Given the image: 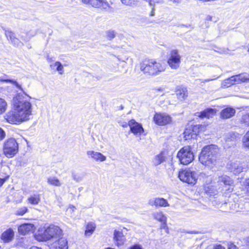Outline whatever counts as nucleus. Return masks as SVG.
<instances>
[{"label":"nucleus","instance_id":"f257e3e1","mask_svg":"<svg viewBox=\"0 0 249 249\" xmlns=\"http://www.w3.org/2000/svg\"><path fill=\"white\" fill-rule=\"evenodd\" d=\"M30 97H25L20 93L13 98L14 108L24 122L29 120L32 115V105L30 101Z\"/></svg>","mask_w":249,"mask_h":249},{"label":"nucleus","instance_id":"f03ea898","mask_svg":"<svg viewBox=\"0 0 249 249\" xmlns=\"http://www.w3.org/2000/svg\"><path fill=\"white\" fill-rule=\"evenodd\" d=\"M218 148L215 145H209L203 147L199 157V161L205 166L213 168L217 163Z\"/></svg>","mask_w":249,"mask_h":249},{"label":"nucleus","instance_id":"7ed1b4c3","mask_svg":"<svg viewBox=\"0 0 249 249\" xmlns=\"http://www.w3.org/2000/svg\"><path fill=\"white\" fill-rule=\"evenodd\" d=\"M140 70L148 75H157L164 71L165 66L154 59H145L140 64Z\"/></svg>","mask_w":249,"mask_h":249},{"label":"nucleus","instance_id":"20e7f679","mask_svg":"<svg viewBox=\"0 0 249 249\" xmlns=\"http://www.w3.org/2000/svg\"><path fill=\"white\" fill-rule=\"evenodd\" d=\"M62 234L61 230L53 225H50L43 231L37 235V239L47 241L49 240H56Z\"/></svg>","mask_w":249,"mask_h":249},{"label":"nucleus","instance_id":"39448f33","mask_svg":"<svg viewBox=\"0 0 249 249\" xmlns=\"http://www.w3.org/2000/svg\"><path fill=\"white\" fill-rule=\"evenodd\" d=\"M18 151V144L14 138L5 141L3 145V151L5 156L8 158L13 157Z\"/></svg>","mask_w":249,"mask_h":249},{"label":"nucleus","instance_id":"423d86ee","mask_svg":"<svg viewBox=\"0 0 249 249\" xmlns=\"http://www.w3.org/2000/svg\"><path fill=\"white\" fill-rule=\"evenodd\" d=\"M177 157L181 164L187 165L194 160V155L190 146H185L178 152Z\"/></svg>","mask_w":249,"mask_h":249},{"label":"nucleus","instance_id":"0eeeda50","mask_svg":"<svg viewBox=\"0 0 249 249\" xmlns=\"http://www.w3.org/2000/svg\"><path fill=\"white\" fill-rule=\"evenodd\" d=\"M196 173L190 169L182 170L178 174V177L181 181L191 184L196 183Z\"/></svg>","mask_w":249,"mask_h":249},{"label":"nucleus","instance_id":"6e6552de","mask_svg":"<svg viewBox=\"0 0 249 249\" xmlns=\"http://www.w3.org/2000/svg\"><path fill=\"white\" fill-rule=\"evenodd\" d=\"M181 56L178 50L171 51L169 53L167 63L170 68L174 70L178 69L180 64Z\"/></svg>","mask_w":249,"mask_h":249},{"label":"nucleus","instance_id":"1a4fd4ad","mask_svg":"<svg viewBox=\"0 0 249 249\" xmlns=\"http://www.w3.org/2000/svg\"><path fill=\"white\" fill-rule=\"evenodd\" d=\"M4 118L7 122L11 124H19L24 122L14 107L13 110L5 114Z\"/></svg>","mask_w":249,"mask_h":249},{"label":"nucleus","instance_id":"9d476101","mask_svg":"<svg viewBox=\"0 0 249 249\" xmlns=\"http://www.w3.org/2000/svg\"><path fill=\"white\" fill-rule=\"evenodd\" d=\"M155 123L159 125H164L171 122V118L165 113H156L153 118Z\"/></svg>","mask_w":249,"mask_h":249},{"label":"nucleus","instance_id":"9b49d317","mask_svg":"<svg viewBox=\"0 0 249 249\" xmlns=\"http://www.w3.org/2000/svg\"><path fill=\"white\" fill-rule=\"evenodd\" d=\"M199 132V125H190L187 127L183 133L184 138L185 140L191 139H196L197 134Z\"/></svg>","mask_w":249,"mask_h":249},{"label":"nucleus","instance_id":"f8f14e48","mask_svg":"<svg viewBox=\"0 0 249 249\" xmlns=\"http://www.w3.org/2000/svg\"><path fill=\"white\" fill-rule=\"evenodd\" d=\"M148 204L156 207H166L169 206L167 200L162 197H154L150 199Z\"/></svg>","mask_w":249,"mask_h":249},{"label":"nucleus","instance_id":"ddd939ff","mask_svg":"<svg viewBox=\"0 0 249 249\" xmlns=\"http://www.w3.org/2000/svg\"><path fill=\"white\" fill-rule=\"evenodd\" d=\"M130 131L135 135H140L144 132V129L140 124L136 122L134 120H131L128 122Z\"/></svg>","mask_w":249,"mask_h":249},{"label":"nucleus","instance_id":"4468645a","mask_svg":"<svg viewBox=\"0 0 249 249\" xmlns=\"http://www.w3.org/2000/svg\"><path fill=\"white\" fill-rule=\"evenodd\" d=\"M88 3H89L94 8L105 10L109 8V4L106 0H88Z\"/></svg>","mask_w":249,"mask_h":249},{"label":"nucleus","instance_id":"2eb2a0df","mask_svg":"<svg viewBox=\"0 0 249 249\" xmlns=\"http://www.w3.org/2000/svg\"><path fill=\"white\" fill-rule=\"evenodd\" d=\"M89 157L97 162H103L107 160V157L101 153L93 150H89L87 152Z\"/></svg>","mask_w":249,"mask_h":249},{"label":"nucleus","instance_id":"dca6fc26","mask_svg":"<svg viewBox=\"0 0 249 249\" xmlns=\"http://www.w3.org/2000/svg\"><path fill=\"white\" fill-rule=\"evenodd\" d=\"M218 182L220 183H223L226 186H228L227 190L230 192L233 190V181L229 176L225 175L219 176Z\"/></svg>","mask_w":249,"mask_h":249},{"label":"nucleus","instance_id":"f3484780","mask_svg":"<svg viewBox=\"0 0 249 249\" xmlns=\"http://www.w3.org/2000/svg\"><path fill=\"white\" fill-rule=\"evenodd\" d=\"M229 170L234 174H237L243 171V167L239 162H231L228 164Z\"/></svg>","mask_w":249,"mask_h":249},{"label":"nucleus","instance_id":"a211bd4d","mask_svg":"<svg viewBox=\"0 0 249 249\" xmlns=\"http://www.w3.org/2000/svg\"><path fill=\"white\" fill-rule=\"evenodd\" d=\"M215 109L213 108H207L202 112L196 113V115L201 118H207L209 119L213 117V116L215 115Z\"/></svg>","mask_w":249,"mask_h":249},{"label":"nucleus","instance_id":"6ab92c4d","mask_svg":"<svg viewBox=\"0 0 249 249\" xmlns=\"http://www.w3.org/2000/svg\"><path fill=\"white\" fill-rule=\"evenodd\" d=\"M34 229V225L30 223L23 224L18 227V232L23 235L26 234L30 231H33Z\"/></svg>","mask_w":249,"mask_h":249},{"label":"nucleus","instance_id":"aec40b11","mask_svg":"<svg viewBox=\"0 0 249 249\" xmlns=\"http://www.w3.org/2000/svg\"><path fill=\"white\" fill-rule=\"evenodd\" d=\"M235 110L232 107H227L223 109L220 113V115L223 119H229L235 114Z\"/></svg>","mask_w":249,"mask_h":249},{"label":"nucleus","instance_id":"412c9836","mask_svg":"<svg viewBox=\"0 0 249 249\" xmlns=\"http://www.w3.org/2000/svg\"><path fill=\"white\" fill-rule=\"evenodd\" d=\"M14 232L13 230L10 228L4 231L1 234V239L5 242L11 241L14 238Z\"/></svg>","mask_w":249,"mask_h":249},{"label":"nucleus","instance_id":"4be33fe9","mask_svg":"<svg viewBox=\"0 0 249 249\" xmlns=\"http://www.w3.org/2000/svg\"><path fill=\"white\" fill-rule=\"evenodd\" d=\"M114 240L116 242L117 246L123 244L124 241L123 233L119 231L115 230L114 232Z\"/></svg>","mask_w":249,"mask_h":249},{"label":"nucleus","instance_id":"5701e85b","mask_svg":"<svg viewBox=\"0 0 249 249\" xmlns=\"http://www.w3.org/2000/svg\"><path fill=\"white\" fill-rule=\"evenodd\" d=\"M8 76L6 74H3L0 76V82H4L6 83H10L15 85L16 87L19 89L21 91H23V89L21 86L19 85L17 81L13 80H10L7 78Z\"/></svg>","mask_w":249,"mask_h":249},{"label":"nucleus","instance_id":"b1692460","mask_svg":"<svg viewBox=\"0 0 249 249\" xmlns=\"http://www.w3.org/2000/svg\"><path fill=\"white\" fill-rule=\"evenodd\" d=\"M47 182L49 184L56 187H60L62 183L60 180L56 177L51 176L47 178Z\"/></svg>","mask_w":249,"mask_h":249},{"label":"nucleus","instance_id":"393cba45","mask_svg":"<svg viewBox=\"0 0 249 249\" xmlns=\"http://www.w3.org/2000/svg\"><path fill=\"white\" fill-rule=\"evenodd\" d=\"M96 228L94 223L89 222L87 224L85 230V235L87 236H90L94 232Z\"/></svg>","mask_w":249,"mask_h":249},{"label":"nucleus","instance_id":"a878e982","mask_svg":"<svg viewBox=\"0 0 249 249\" xmlns=\"http://www.w3.org/2000/svg\"><path fill=\"white\" fill-rule=\"evenodd\" d=\"M188 91L186 88L179 89L177 92V96L178 98L181 101L185 100L188 96Z\"/></svg>","mask_w":249,"mask_h":249},{"label":"nucleus","instance_id":"bb28decb","mask_svg":"<svg viewBox=\"0 0 249 249\" xmlns=\"http://www.w3.org/2000/svg\"><path fill=\"white\" fill-rule=\"evenodd\" d=\"M28 201L32 205H37L40 201V196L39 194H35L28 198Z\"/></svg>","mask_w":249,"mask_h":249},{"label":"nucleus","instance_id":"cd10ccee","mask_svg":"<svg viewBox=\"0 0 249 249\" xmlns=\"http://www.w3.org/2000/svg\"><path fill=\"white\" fill-rule=\"evenodd\" d=\"M165 160V158L162 153L155 156L153 162L155 165H158L163 162Z\"/></svg>","mask_w":249,"mask_h":249},{"label":"nucleus","instance_id":"c85d7f7f","mask_svg":"<svg viewBox=\"0 0 249 249\" xmlns=\"http://www.w3.org/2000/svg\"><path fill=\"white\" fill-rule=\"evenodd\" d=\"M50 67L52 69L56 68V70L58 71L60 74H62L64 72L63 66L60 62L57 61L54 63L51 64Z\"/></svg>","mask_w":249,"mask_h":249},{"label":"nucleus","instance_id":"c756f323","mask_svg":"<svg viewBox=\"0 0 249 249\" xmlns=\"http://www.w3.org/2000/svg\"><path fill=\"white\" fill-rule=\"evenodd\" d=\"M153 216L155 219L161 222L166 221V217L161 212H155L153 213Z\"/></svg>","mask_w":249,"mask_h":249},{"label":"nucleus","instance_id":"7c9ffc66","mask_svg":"<svg viewBox=\"0 0 249 249\" xmlns=\"http://www.w3.org/2000/svg\"><path fill=\"white\" fill-rule=\"evenodd\" d=\"M55 241H56L55 243L61 249H64V248H66V249H68V241L65 238H59L58 240L57 239Z\"/></svg>","mask_w":249,"mask_h":249},{"label":"nucleus","instance_id":"2f4dec72","mask_svg":"<svg viewBox=\"0 0 249 249\" xmlns=\"http://www.w3.org/2000/svg\"><path fill=\"white\" fill-rule=\"evenodd\" d=\"M231 77L227 78L223 80L221 83V87L223 88H226L230 87L233 85V81Z\"/></svg>","mask_w":249,"mask_h":249},{"label":"nucleus","instance_id":"473e14b6","mask_svg":"<svg viewBox=\"0 0 249 249\" xmlns=\"http://www.w3.org/2000/svg\"><path fill=\"white\" fill-rule=\"evenodd\" d=\"M7 108V104L6 101L0 98V115L5 112Z\"/></svg>","mask_w":249,"mask_h":249},{"label":"nucleus","instance_id":"72a5a7b5","mask_svg":"<svg viewBox=\"0 0 249 249\" xmlns=\"http://www.w3.org/2000/svg\"><path fill=\"white\" fill-rule=\"evenodd\" d=\"M240 83L249 82V74L247 73H242L237 75Z\"/></svg>","mask_w":249,"mask_h":249},{"label":"nucleus","instance_id":"f704fd0d","mask_svg":"<svg viewBox=\"0 0 249 249\" xmlns=\"http://www.w3.org/2000/svg\"><path fill=\"white\" fill-rule=\"evenodd\" d=\"M5 35L7 38L11 42L16 37L15 34L10 30H7L5 31Z\"/></svg>","mask_w":249,"mask_h":249},{"label":"nucleus","instance_id":"c9c22d12","mask_svg":"<svg viewBox=\"0 0 249 249\" xmlns=\"http://www.w3.org/2000/svg\"><path fill=\"white\" fill-rule=\"evenodd\" d=\"M106 37L109 40H112L116 36V32L114 30H109L106 32Z\"/></svg>","mask_w":249,"mask_h":249},{"label":"nucleus","instance_id":"e433bc0d","mask_svg":"<svg viewBox=\"0 0 249 249\" xmlns=\"http://www.w3.org/2000/svg\"><path fill=\"white\" fill-rule=\"evenodd\" d=\"M28 211V209L26 207H23L21 208H19L16 211L15 214L17 215H23Z\"/></svg>","mask_w":249,"mask_h":249},{"label":"nucleus","instance_id":"4c0bfd02","mask_svg":"<svg viewBox=\"0 0 249 249\" xmlns=\"http://www.w3.org/2000/svg\"><path fill=\"white\" fill-rule=\"evenodd\" d=\"M243 143L245 147L249 148V131L244 135L243 138Z\"/></svg>","mask_w":249,"mask_h":249},{"label":"nucleus","instance_id":"58836bf2","mask_svg":"<svg viewBox=\"0 0 249 249\" xmlns=\"http://www.w3.org/2000/svg\"><path fill=\"white\" fill-rule=\"evenodd\" d=\"M241 205L244 206V210H242V208L239 209V208H236L235 210L236 211H243V212H246L249 211V202H246L243 204H241Z\"/></svg>","mask_w":249,"mask_h":249},{"label":"nucleus","instance_id":"ea45409f","mask_svg":"<svg viewBox=\"0 0 249 249\" xmlns=\"http://www.w3.org/2000/svg\"><path fill=\"white\" fill-rule=\"evenodd\" d=\"M122 2L126 5L129 6L134 5L136 4L137 0H121Z\"/></svg>","mask_w":249,"mask_h":249},{"label":"nucleus","instance_id":"a19ab883","mask_svg":"<svg viewBox=\"0 0 249 249\" xmlns=\"http://www.w3.org/2000/svg\"><path fill=\"white\" fill-rule=\"evenodd\" d=\"M148 2L150 6L152 7H155L156 3H162L163 0H145Z\"/></svg>","mask_w":249,"mask_h":249},{"label":"nucleus","instance_id":"79ce46f5","mask_svg":"<svg viewBox=\"0 0 249 249\" xmlns=\"http://www.w3.org/2000/svg\"><path fill=\"white\" fill-rule=\"evenodd\" d=\"M241 121L246 125H249V114H246L243 115Z\"/></svg>","mask_w":249,"mask_h":249},{"label":"nucleus","instance_id":"37998d69","mask_svg":"<svg viewBox=\"0 0 249 249\" xmlns=\"http://www.w3.org/2000/svg\"><path fill=\"white\" fill-rule=\"evenodd\" d=\"M11 43L16 47H19L23 45V43L17 37H16Z\"/></svg>","mask_w":249,"mask_h":249},{"label":"nucleus","instance_id":"c03bdc74","mask_svg":"<svg viewBox=\"0 0 249 249\" xmlns=\"http://www.w3.org/2000/svg\"><path fill=\"white\" fill-rule=\"evenodd\" d=\"M160 229L164 230L165 232L167 233L169 232L168 228V227L167 226V224H166V221L161 222V224L160 225Z\"/></svg>","mask_w":249,"mask_h":249},{"label":"nucleus","instance_id":"a18cd8bd","mask_svg":"<svg viewBox=\"0 0 249 249\" xmlns=\"http://www.w3.org/2000/svg\"><path fill=\"white\" fill-rule=\"evenodd\" d=\"M231 77L232 79V80L233 81V85L240 84L239 80V78H238L237 75H233Z\"/></svg>","mask_w":249,"mask_h":249},{"label":"nucleus","instance_id":"49530a36","mask_svg":"<svg viewBox=\"0 0 249 249\" xmlns=\"http://www.w3.org/2000/svg\"><path fill=\"white\" fill-rule=\"evenodd\" d=\"M76 210V208L74 206L72 205H70L69 207L67 209V211L71 213H72Z\"/></svg>","mask_w":249,"mask_h":249},{"label":"nucleus","instance_id":"de8ad7c7","mask_svg":"<svg viewBox=\"0 0 249 249\" xmlns=\"http://www.w3.org/2000/svg\"><path fill=\"white\" fill-rule=\"evenodd\" d=\"M5 137V133L2 128L0 127V140H3Z\"/></svg>","mask_w":249,"mask_h":249},{"label":"nucleus","instance_id":"09e8293b","mask_svg":"<svg viewBox=\"0 0 249 249\" xmlns=\"http://www.w3.org/2000/svg\"><path fill=\"white\" fill-rule=\"evenodd\" d=\"M129 249H142V248L140 245L135 244L130 247Z\"/></svg>","mask_w":249,"mask_h":249},{"label":"nucleus","instance_id":"8fccbe9b","mask_svg":"<svg viewBox=\"0 0 249 249\" xmlns=\"http://www.w3.org/2000/svg\"><path fill=\"white\" fill-rule=\"evenodd\" d=\"M228 249H238V248L232 243H229L228 245Z\"/></svg>","mask_w":249,"mask_h":249},{"label":"nucleus","instance_id":"3c124183","mask_svg":"<svg viewBox=\"0 0 249 249\" xmlns=\"http://www.w3.org/2000/svg\"><path fill=\"white\" fill-rule=\"evenodd\" d=\"M246 189L248 193H249V178L246 180Z\"/></svg>","mask_w":249,"mask_h":249},{"label":"nucleus","instance_id":"603ef678","mask_svg":"<svg viewBox=\"0 0 249 249\" xmlns=\"http://www.w3.org/2000/svg\"><path fill=\"white\" fill-rule=\"evenodd\" d=\"M213 249H225L223 246L220 245H216Z\"/></svg>","mask_w":249,"mask_h":249},{"label":"nucleus","instance_id":"864d4df0","mask_svg":"<svg viewBox=\"0 0 249 249\" xmlns=\"http://www.w3.org/2000/svg\"><path fill=\"white\" fill-rule=\"evenodd\" d=\"M155 15V7H152V10L150 13V16H154Z\"/></svg>","mask_w":249,"mask_h":249},{"label":"nucleus","instance_id":"5fc2aeb1","mask_svg":"<svg viewBox=\"0 0 249 249\" xmlns=\"http://www.w3.org/2000/svg\"><path fill=\"white\" fill-rule=\"evenodd\" d=\"M219 78V77H217L216 78H212V79H205L204 80V82H210V81H213V80H215L217 78Z\"/></svg>","mask_w":249,"mask_h":249},{"label":"nucleus","instance_id":"6e6d98bb","mask_svg":"<svg viewBox=\"0 0 249 249\" xmlns=\"http://www.w3.org/2000/svg\"><path fill=\"white\" fill-rule=\"evenodd\" d=\"M4 179H2L0 178V187L5 182Z\"/></svg>","mask_w":249,"mask_h":249},{"label":"nucleus","instance_id":"4d7b16f0","mask_svg":"<svg viewBox=\"0 0 249 249\" xmlns=\"http://www.w3.org/2000/svg\"><path fill=\"white\" fill-rule=\"evenodd\" d=\"M212 19V17L210 15H208L206 17V20H211Z\"/></svg>","mask_w":249,"mask_h":249},{"label":"nucleus","instance_id":"13d9d810","mask_svg":"<svg viewBox=\"0 0 249 249\" xmlns=\"http://www.w3.org/2000/svg\"><path fill=\"white\" fill-rule=\"evenodd\" d=\"M127 125H128V124H127L126 123H124L122 125L124 127H127Z\"/></svg>","mask_w":249,"mask_h":249},{"label":"nucleus","instance_id":"bf43d9fd","mask_svg":"<svg viewBox=\"0 0 249 249\" xmlns=\"http://www.w3.org/2000/svg\"><path fill=\"white\" fill-rule=\"evenodd\" d=\"M247 245L249 247V237H248L246 239Z\"/></svg>","mask_w":249,"mask_h":249},{"label":"nucleus","instance_id":"052dcab7","mask_svg":"<svg viewBox=\"0 0 249 249\" xmlns=\"http://www.w3.org/2000/svg\"><path fill=\"white\" fill-rule=\"evenodd\" d=\"M30 249H40L38 247H36V246H33V247H31L30 248Z\"/></svg>","mask_w":249,"mask_h":249},{"label":"nucleus","instance_id":"680f3d73","mask_svg":"<svg viewBox=\"0 0 249 249\" xmlns=\"http://www.w3.org/2000/svg\"><path fill=\"white\" fill-rule=\"evenodd\" d=\"M30 39L29 37H26L23 39V40L25 41H28Z\"/></svg>","mask_w":249,"mask_h":249},{"label":"nucleus","instance_id":"e2e57ef3","mask_svg":"<svg viewBox=\"0 0 249 249\" xmlns=\"http://www.w3.org/2000/svg\"><path fill=\"white\" fill-rule=\"evenodd\" d=\"M82 2L84 3H88V0H81Z\"/></svg>","mask_w":249,"mask_h":249},{"label":"nucleus","instance_id":"0e129e2a","mask_svg":"<svg viewBox=\"0 0 249 249\" xmlns=\"http://www.w3.org/2000/svg\"><path fill=\"white\" fill-rule=\"evenodd\" d=\"M156 90H157V91H162L163 90L162 89H161V88H160V89H156Z\"/></svg>","mask_w":249,"mask_h":249},{"label":"nucleus","instance_id":"69168bd1","mask_svg":"<svg viewBox=\"0 0 249 249\" xmlns=\"http://www.w3.org/2000/svg\"><path fill=\"white\" fill-rule=\"evenodd\" d=\"M47 59L49 62H50V61L51 60V58H50L49 56H47Z\"/></svg>","mask_w":249,"mask_h":249},{"label":"nucleus","instance_id":"338daca9","mask_svg":"<svg viewBox=\"0 0 249 249\" xmlns=\"http://www.w3.org/2000/svg\"><path fill=\"white\" fill-rule=\"evenodd\" d=\"M228 139H229V138H227V139L226 140V141H228Z\"/></svg>","mask_w":249,"mask_h":249},{"label":"nucleus","instance_id":"774afa93","mask_svg":"<svg viewBox=\"0 0 249 249\" xmlns=\"http://www.w3.org/2000/svg\"><path fill=\"white\" fill-rule=\"evenodd\" d=\"M248 51L249 52V48Z\"/></svg>","mask_w":249,"mask_h":249}]
</instances>
